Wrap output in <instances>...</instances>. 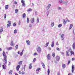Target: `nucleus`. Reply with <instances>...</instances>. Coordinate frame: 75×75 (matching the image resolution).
I'll use <instances>...</instances> for the list:
<instances>
[{
    "mask_svg": "<svg viewBox=\"0 0 75 75\" xmlns=\"http://www.w3.org/2000/svg\"><path fill=\"white\" fill-rule=\"evenodd\" d=\"M26 16L25 13H24L23 15V18H24Z\"/></svg>",
    "mask_w": 75,
    "mask_h": 75,
    "instance_id": "4be33fe9",
    "label": "nucleus"
},
{
    "mask_svg": "<svg viewBox=\"0 0 75 75\" xmlns=\"http://www.w3.org/2000/svg\"><path fill=\"white\" fill-rule=\"evenodd\" d=\"M29 27H32V25L31 24H29Z\"/></svg>",
    "mask_w": 75,
    "mask_h": 75,
    "instance_id": "5fc2aeb1",
    "label": "nucleus"
},
{
    "mask_svg": "<svg viewBox=\"0 0 75 75\" xmlns=\"http://www.w3.org/2000/svg\"><path fill=\"white\" fill-rule=\"evenodd\" d=\"M32 11V9L31 8H29L27 10L28 13L30 12V11Z\"/></svg>",
    "mask_w": 75,
    "mask_h": 75,
    "instance_id": "2eb2a0df",
    "label": "nucleus"
},
{
    "mask_svg": "<svg viewBox=\"0 0 75 75\" xmlns=\"http://www.w3.org/2000/svg\"><path fill=\"white\" fill-rule=\"evenodd\" d=\"M11 64V62H9V64H8L9 65H10Z\"/></svg>",
    "mask_w": 75,
    "mask_h": 75,
    "instance_id": "774afa93",
    "label": "nucleus"
},
{
    "mask_svg": "<svg viewBox=\"0 0 75 75\" xmlns=\"http://www.w3.org/2000/svg\"><path fill=\"white\" fill-rule=\"evenodd\" d=\"M26 42L27 44V45H30V41H29L28 40H27L26 41Z\"/></svg>",
    "mask_w": 75,
    "mask_h": 75,
    "instance_id": "423d86ee",
    "label": "nucleus"
},
{
    "mask_svg": "<svg viewBox=\"0 0 75 75\" xmlns=\"http://www.w3.org/2000/svg\"><path fill=\"white\" fill-rule=\"evenodd\" d=\"M19 74H21V71H19L18 72Z\"/></svg>",
    "mask_w": 75,
    "mask_h": 75,
    "instance_id": "603ef678",
    "label": "nucleus"
},
{
    "mask_svg": "<svg viewBox=\"0 0 75 75\" xmlns=\"http://www.w3.org/2000/svg\"><path fill=\"white\" fill-rule=\"evenodd\" d=\"M7 49L8 50H13V47H10L7 48Z\"/></svg>",
    "mask_w": 75,
    "mask_h": 75,
    "instance_id": "f3484780",
    "label": "nucleus"
},
{
    "mask_svg": "<svg viewBox=\"0 0 75 75\" xmlns=\"http://www.w3.org/2000/svg\"><path fill=\"white\" fill-rule=\"evenodd\" d=\"M64 0H59V3H62L64 2Z\"/></svg>",
    "mask_w": 75,
    "mask_h": 75,
    "instance_id": "b1692460",
    "label": "nucleus"
},
{
    "mask_svg": "<svg viewBox=\"0 0 75 75\" xmlns=\"http://www.w3.org/2000/svg\"><path fill=\"white\" fill-rule=\"evenodd\" d=\"M22 5L23 6H24V7H25V4L24 3L22 4Z\"/></svg>",
    "mask_w": 75,
    "mask_h": 75,
    "instance_id": "de8ad7c7",
    "label": "nucleus"
},
{
    "mask_svg": "<svg viewBox=\"0 0 75 75\" xmlns=\"http://www.w3.org/2000/svg\"><path fill=\"white\" fill-rule=\"evenodd\" d=\"M17 24V23H13V26H16V25Z\"/></svg>",
    "mask_w": 75,
    "mask_h": 75,
    "instance_id": "e433bc0d",
    "label": "nucleus"
},
{
    "mask_svg": "<svg viewBox=\"0 0 75 75\" xmlns=\"http://www.w3.org/2000/svg\"><path fill=\"white\" fill-rule=\"evenodd\" d=\"M54 46V41H53L52 42L51 47H52V48H53Z\"/></svg>",
    "mask_w": 75,
    "mask_h": 75,
    "instance_id": "9b49d317",
    "label": "nucleus"
},
{
    "mask_svg": "<svg viewBox=\"0 0 75 75\" xmlns=\"http://www.w3.org/2000/svg\"><path fill=\"white\" fill-rule=\"evenodd\" d=\"M67 21H68V22H70V21L68 19H67Z\"/></svg>",
    "mask_w": 75,
    "mask_h": 75,
    "instance_id": "0e129e2a",
    "label": "nucleus"
},
{
    "mask_svg": "<svg viewBox=\"0 0 75 75\" xmlns=\"http://www.w3.org/2000/svg\"><path fill=\"white\" fill-rule=\"evenodd\" d=\"M70 53H71V55H72V54H73L74 55V52L72 51H71Z\"/></svg>",
    "mask_w": 75,
    "mask_h": 75,
    "instance_id": "2f4dec72",
    "label": "nucleus"
},
{
    "mask_svg": "<svg viewBox=\"0 0 75 75\" xmlns=\"http://www.w3.org/2000/svg\"><path fill=\"white\" fill-rule=\"evenodd\" d=\"M23 52H21V53H20V55L21 56H22L23 55Z\"/></svg>",
    "mask_w": 75,
    "mask_h": 75,
    "instance_id": "49530a36",
    "label": "nucleus"
},
{
    "mask_svg": "<svg viewBox=\"0 0 75 75\" xmlns=\"http://www.w3.org/2000/svg\"><path fill=\"white\" fill-rule=\"evenodd\" d=\"M36 61V58H34L33 61V62H34Z\"/></svg>",
    "mask_w": 75,
    "mask_h": 75,
    "instance_id": "a19ab883",
    "label": "nucleus"
},
{
    "mask_svg": "<svg viewBox=\"0 0 75 75\" xmlns=\"http://www.w3.org/2000/svg\"><path fill=\"white\" fill-rule=\"evenodd\" d=\"M30 23H33L35 21L34 18H31L30 20Z\"/></svg>",
    "mask_w": 75,
    "mask_h": 75,
    "instance_id": "20e7f679",
    "label": "nucleus"
},
{
    "mask_svg": "<svg viewBox=\"0 0 75 75\" xmlns=\"http://www.w3.org/2000/svg\"><path fill=\"white\" fill-rule=\"evenodd\" d=\"M27 23H29V18H27Z\"/></svg>",
    "mask_w": 75,
    "mask_h": 75,
    "instance_id": "393cba45",
    "label": "nucleus"
},
{
    "mask_svg": "<svg viewBox=\"0 0 75 75\" xmlns=\"http://www.w3.org/2000/svg\"><path fill=\"white\" fill-rule=\"evenodd\" d=\"M37 23H39V18H37Z\"/></svg>",
    "mask_w": 75,
    "mask_h": 75,
    "instance_id": "f704fd0d",
    "label": "nucleus"
},
{
    "mask_svg": "<svg viewBox=\"0 0 75 75\" xmlns=\"http://www.w3.org/2000/svg\"><path fill=\"white\" fill-rule=\"evenodd\" d=\"M42 66H45L44 64V63H43V62H42Z\"/></svg>",
    "mask_w": 75,
    "mask_h": 75,
    "instance_id": "3c124183",
    "label": "nucleus"
},
{
    "mask_svg": "<svg viewBox=\"0 0 75 75\" xmlns=\"http://www.w3.org/2000/svg\"><path fill=\"white\" fill-rule=\"evenodd\" d=\"M2 55L4 57V61L5 62L4 63V65H3L2 66H6V64H7V56L6 54V53L4 51L3 52Z\"/></svg>",
    "mask_w": 75,
    "mask_h": 75,
    "instance_id": "f257e3e1",
    "label": "nucleus"
},
{
    "mask_svg": "<svg viewBox=\"0 0 75 75\" xmlns=\"http://www.w3.org/2000/svg\"><path fill=\"white\" fill-rule=\"evenodd\" d=\"M20 24H21V21H19L18 22V25H20Z\"/></svg>",
    "mask_w": 75,
    "mask_h": 75,
    "instance_id": "8fccbe9b",
    "label": "nucleus"
},
{
    "mask_svg": "<svg viewBox=\"0 0 75 75\" xmlns=\"http://www.w3.org/2000/svg\"><path fill=\"white\" fill-rule=\"evenodd\" d=\"M20 68V66H17L16 67V70L17 71H18L19 70V69Z\"/></svg>",
    "mask_w": 75,
    "mask_h": 75,
    "instance_id": "a211bd4d",
    "label": "nucleus"
},
{
    "mask_svg": "<svg viewBox=\"0 0 75 75\" xmlns=\"http://www.w3.org/2000/svg\"><path fill=\"white\" fill-rule=\"evenodd\" d=\"M66 55L67 57H69V51H67L66 52Z\"/></svg>",
    "mask_w": 75,
    "mask_h": 75,
    "instance_id": "1a4fd4ad",
    "label": "nucleus"
},
{
    "mask_svg": "<svg viewBox=\"0 0 75 75\" xmlns=\"http://www.w3.org/2000/svg\"><path fill=\"white\" fill-rule=\"evenodd\" d=\"M13 41H11V45L12 46H14V44L13 43Z\"/></svg>",
    "mask_w": 75,
    "mask_h": 75,
    "instance_id": "aec40b11",
    "label": "nucleus"
},
{
    "mask_svg": "<svg viewBox=\"0 0 75 75\" xmlns=\"http://www.w3.org/2000/svg\"><path fill=\"white\" fill-rule=\"evenodd\" d=\"M22 63H23V62L22 61H21L19 62L18 64H19L20 65H21V64H22Z\"/></svg>",
    "mask_w": 75,
    "mask_h": 75,
    "instance_id": "c85d7f7f",
    "label": "nucleus"
},
{
    "mask_svg": "<svg viewBox=\"0 0 75 75\" xmlns=\"http://www.w3.org/2000/svg\"><path fill=\"white\" fill-rule=\"evenodd\" d=\"M48 44H49V42H47L45 45V47H47L48 45Z\"/></svg>",
    "mask_w": 75,
    "mask_h": 75,
    "instance_id": "c756f323",
    "label": "nucleus"
},
{
    "mask_svg": "<svg viewBox=\"0 0 75 75\" xmlns=\"http://www.w3.org/2000/svg\"><path fill=\"white\" fill-rule=\"evenodd\" d=\"M57 75H61V74H60V73L58 72L57 74Z\"/></svg>",
    "mask_w": 75,
    "mask_h": 75,
    "instance_id": "bf43d9fd",
    "label": "nucleus"
},
{
    "mask_svg": "<svg viewBox=\"0 0 75 75\" xmlns=\"http://www.w3.org/2000/svg\"><path fill=\"white\" fill-rule=\"evenodd\" d=\"M47 59L49 60H50V59H51V55H50V54H48L47 55Z\"/></svg>",
    "mask_w": 75,
    "mask_h": 75,
    "instance_id": "9d476101",
    "label": "nucleus"
},
{
    "mask_svg": "<svg viewBox=\"0 0 75 75\" xmlns=\"http://www.w3.org/2000/svg\"><path fill=\"white\" fill-rule=\"evenodd\" d=\"M72 48L74 50L75 49V43H74L72 45Z\"/></svg>",
    "mask_w": 75,
    "mask_h": 75,
    "instance_id": "4468645a",
    "label": "nucleus"
},
{
    "mask_svg": "<svg viewBox=\"0 0 75 75\" xmlns=\"http://www.w3.org/2000/svg\"><path fill=\"white\" fill-rule=\"evenodd\" d=\"M47 74H48V75H50V69H48Z\"/></svg>",
    "mask_w": 75,
    "mask_h": 75,
    "instance_id": "5701e85b",
    "label": "nucleus"
},
{
    "mask_svg": "<svg viewBox=\"0 0 75 75\" xmlns=\"http://www.w3.org/2000/svg\"><path fill=\"white\" fill-rule=\"evenodd\" d=\"M61 37L62 40H64V38H65V37H64V33H63L61 35Z\"/></svg>",
    "mask_w": 75,
    "mask_h": 75,
    "instance_id": "6e6552de",
    "label": "nucleus"
},
{
    "mask_svg": "<svg viewBox=\"0 0 75 75\" xmlns=\"http://www.w3.org/2000/svg\"><path fill=\"white\" fill-rule=\"evenodd\" d=\"M56 45H59V44H58V42H56Z\"/></svg>",
    "mask_w": 75,
    "mask_h": 75,
    "instance_id": "e2e57ef3",
    "label": "nucleus"
},
{
    "mask_svg": "<svg viewBox=\"0 0 75 75\" xmlns=\"http://www.w3.org/2000/svg\"><path fill=\"white\" fill-rule=\"evenodd\" d=\"M48 50H51V48L50 47H49Z\"/></svg>",
    "mask_w": 75,
    "mask_h": 75,
    "instance_id": "680f3d73",
    "label": "nucleus"
},
{
    "mask_svg": "<svg viewBox=\"0 0 75 75\" xmlns=\"http://www.w3.org/2000/svg\"><path fill=\"white\" fill-rule=\"evenodd\" d=\"M21 2L22 3V4H23V3H24L25 1H24L21 0Z\"/></svg>",
    "mask_w": 75,
    "mask_h": 75,
    "instance_id": "ea45409f",
    "label": "nucleus"
},
{
    "mask_svg": "<svg viewBox=\"0 0 75 75\" xmlns=\"http://www.w3.org/2000/svg\"><path fill=\"white\" fill-rule=\"evenodd\" d=\"M21 74H22V75H24V74H25V72H24V71H22L21 72Z\"/></svg>",
    "mask_w": 75,
    "mask_h": 75,
    "instance_id": "09e8293b",
    "label": "nucleus"
},
{
    "mask_svg": "<svg viewBox=\"0 0 75 75\" xmlns=\"http://www.w3.org/2000/svg\"><path fill=\"white\" fill-rule=\"evenodd\" d=\"M63 4H67V1H65L64 2Z\"/></svg>",
    "mask_w": 75,
    "mask_h": 75,
    "instance_id": "72a5a7b5",
    "label": "nucleus"
},
{
    "mask_svg": "<svg viewBox=\"0 0 75 75\" xmlns=\"http://www.w3.org/2000/svg\"><path fill=\"white\" fill-rule=\"evenodd\" d=\"M51 4H49L48 6H47V7L46 8V10H49V8H50V7H51Z\"/></svg>",
    "mask_w": 75,
    "mask_h": 75,
    "instance_id": "39448f33",
    "label": "nucleus"
},
{
    "mask_svg": "<svg viewBox=\"0 0 75 75\" xmlns=\"http://www.w3.org/2000/svg\"><path fill=\"white\" fill-rule=\"evenodd\" d=\"M70 62H71V61L70 60L68 61L67 65H69V64H70Z\"/></svg>",
    "mask_w": 75,
    "mask_h": 75,
    "instance_id": "c03bdc74",
    "label": "nucleus"
},
{
    "mask_svg": "<svg viewBox=\"0 0 75 75\" xmlns=\"http://www.w3.org/2000/svg\"><path fill=\"white\" fill-rule=\"evenodd\" d=\"M6 17H7V15L6 14H5L4 16V18H6Z\"/></svg>",
    "mask_w": 75,
    "mask_h": 75,
    "instance_id": "473e14b6",
    "label": "nucleus"
},
{
    "mask_svg": "<svg viewBox=\"0 0 75 75\" xmlns=\"http://www.w3.org/2000/svg\"><path fill=\"white\" fill-rule=\"evenodd\" d=\"M57 51H59V48L57 47Z\"/></svg>",
    "mask_w": 75,
    "mask_h": 75,
    "instance_id": "864d4df0",
    "label": "nucleus"
},
{
    "mask_svg": "<svg viewBox=\"0 0 75 75\" xmlns=\"http://www.w3.org/2000/svg\"><path fill=\"white\" fill-rule=\"evenodd\" d=\"M36 50L38 54L41 53V48L40 47H38L36 48Z\"/></svg>",
    "mask_w": 75,
    "mask_h": 75,
    "instance_id": "f03ea898",
    "label": "nucleus"
},
{
    "mask_svg": "<svg viewBox=\"0 0 75 75\" xmlns=\"http://www.w3.org/2000/svg\"><path fill=\"white\" fill-rule=\"evenodd\" d=\"M12 73H13V71H12V70H10L9 72V74H12Z\"/></svg>",
    "mask_w": 75,
    "mask_h": 75,
    "instance_id": "7c9ffc66",
    "label": "nucleus"
},
{
    "mask_svg": "<svg viewBox=\"0 0 75 75\" xmlns=\"http://www.w3.org/2000/svg\"><path fill=\"white\" fill-rule=\"evenodd\" d=\"M29 69H31L32 68V66H30L29 67Z\"/></svg>",
    "mask_w": 75,
    "mask_h": 75,
    "instance_id": "052dcab7",
    "label": "nucleus"
},
{
    "mask_svg": "<svg viewBox=\"0 0 75 75\" xmlns=\"http://www.w3.org/2000/svg\"><path fill=\"white\" fill-rule=\"evenodd\" d=\"M40 70H41V68H39L36 70V72H37V71H39Z\"/></svg>",
    "mask_w": 75,
    "mask_h": 75,
    "instance_id": "6ab92c4d",
    "label": "nucleus"
},
{
    "mask_svg": "<svg viewBox=\"0 0 75 75\" xmlns=\"http://www.w3.org/2000/svg\"><path fill=\"white\" fill-rule=\"evenodd\" d=\"M5 7L6 10H7V9H8V5H6L5 6Z\"/></svg>",
    "mask_w": 75,
    "mask_h": 75,
    "instance_id": "ddd939ff",
    "label": "nucleus"
},
{
    "mask_svg": "<svg viewBox=\"0 0 75 75\" xmlns=\"http://www.w3.org/2000/svg\"><path fill=\"white\" fill-rule=\"evenodd\" d=\"M17 33V29H15L14 30V34H16Z\"/></svg>",
    "mask_w": 75,
    "mask_h": 75,
    "instance_id": "bb28decb",
    "label": "nucleus"
},
{
    "mask_svg": "<svg viewBox=\"0 0 75 75\" xmlns=\"http://www.w3.org/2000/svg\"><path fill=\"white\" fill-rule=\"evenodd\" d=\"M72 61H74V60H75V58H72Z\"/></svg>",
    "mask_w": 75,
    "mask_h": 75,
    "instance_id": "69168bd1",
    "label": "nucleus"
},
{
    "mask_svg": "<svg viewBox=\"0 0 75 75\" xmlns=\"http://www.w3.org/2000/svg\"><path fill=\"white\" fill-rule=\"evenodd\" d=\"M3 68L4 69H6V66H3Z\"/></svg>",
    "mask_w": 75,
    "mask_h": 75,
    "instance_id": "79ce46f5",
    "label": "nucleus"
},
{
    "mask_svg": "<svg viewBox=\"0 0 75 75\" xmlns=\"http://www.w3.org/2000/svg\"><path fill=\"white\" fill-rule=\"evenodd\" d=\"M8 23L7 25V27H10L11 26V21H8Z\"/></svg>",
    "mask_w": 75,
    "mask_h": 75,
    "instance_id": "7ed1b4c3",
    "label": "nucleus"
},
{
    "mask_svg": "<svg viewBox=\"0 0 75 75\" xmlns=\"http://www.w3.org/2000/svg\"><path fill=\"white\" fill-rule=\"evenodd\" d=\"M73 26V25H72V24H71L70 25V27L69 28V30H71V28H72Z\"/></svg>",
    "mask_w": 75,
    "mask_h": 75,
    "instance_id": "412c9836",
    "label": "nucleus"
},
{
    "mask_svg": "<svg viewBox=\"0 0 75 75\" xmlns=\"http://www.w3.org/2000/svg\"><path fill=\"white\" fill-rule=\"evenodd\" d=\"M63 21L64 24H65L67 23V21H65V19H63Z\"/></svg>",
    "mask_w": 75,
    "mask_h": 75,
    "instance_id": "a878e982",
    "label": "nucleus"
},
{
    "mask_svg": "<svg viewBox=\"0 0 75 75\" xmlns=\"http://www.w3.org/2000/svg\"><path fill=\"white\" fill-rule=\"evenodd\" d=\"M20 51H18V54H20Z\"/></svg>",
    "mask_w": 75,
    "mask_h": 75,
    "instance_id": "6e6d98bb",
    "label": "nucleus"
},
{
    "mask_svg": "<svg viewBox=\"0 0 75 75\" xmlns=\"http://www.w3.org/2000/svg\"><path fill=\"white\" fill-rule=\"evenodd\" d=\"M54 25V23L52 22L51 24V27H53Z\"/></svg>",
    "mask_w": 75,
    "mask_h": 75,
    "instance_id": "cd10ccee",
    "label": "nucleus"
},
{
    "mask_svg": "<svg viewBox=\"0 0 75 75\" xmlns=\"http://www.w3.org/2000/svg\"><path fill=\"white\" fill-rule=\"evenodd\" d=\"M55 53H53L52 54V56L53 57H55Z\"/></svg>",
    "mask_w": 75,
    "mask_h": 75,
    "instance_id": "37998d69",
    "label": "nucleus"
},
{
    "mask_svg": "<svg viewBox=\"0 0 75 75\" xmlns=\"http://www.w3.org/2000/svg\"><path fill=\"white\" fill-rule=\"evenodd\" d=\"M62 24H59L58 25V27H59V28H61V27H62Z\"/></svg>",
    "mask_w": 75,
    "mask_h": 75,
    "instance_id": "dca6fc26",
    "label": "nucleus"
},
{
    "mask_svg": "<svg viewBox=\"0 0 75 75\" xmlns=\"http://www.w3.org/2000/svg\"><path fill=\"white\" fill-rule=\"evenodd\" d=\"M61 53L62 54V55H64V52H62Z\"/></svg>",
    "mask_w": 75,
    "mask_h": 75,
    "instance_id": "4d7b16f0",
    "label": "nucleus"
},
{
    "mask_svg": "<svg viewBox=\"0 0 75 75\" xmlns=\"http://www.w3.org/2000/svg\"><path fill=\"white\" fill-rule=\"evenodd\" d=\"M18 45H16V50H17L18 49Z\"/></svg>",
    "mask_w": 75,
    "mask_h": 75,
    "instance_id": "4c0bfd02",
    "label": "nucleus"
},
{
    "mask_svg": "<svg viewBox=\"0 0 75 75\" xmlns=\"http://www.w3.org/2000/svg\"><path fill=\"white\" fill-rule=\"evenodd\" d=\"M55 58L56 59V60L57 61H58L59 60V56H57L55 57Z\"/></svg>",
    "mask_w": 75,
    "mask_h": 75,
    "instance_id": "0eeeda50",
    "label": "nucleus"
},
{
    "mask_svg": "<svg viewBox=\"0 0 75 75\" xmlns=\"http://www.w3.org/2000/svg\"><path fill=\"white\" fill-rule=\"evenodd\" d=\"M35 15H37V12H35Z\"/></svg>",
    "mask_w": 75,
    "mask_h": 75,
    "instance_id": "338daca9",
    "label": "nucleus"
},
{
    "mask_svg": "<svg viewBox=\"0 0 75 75\" xmlns=\"http://www.w3.org/2000/svg\"><path fill=\"white\" fill-rule=\"evenodd\" d=\"M58 10H61L62 9V8H61V7H58Z\"/></svg>",
    "mask_w": 75,
    "mask_h": 75,
    "instance_id": "a18cd8bd",
    "label": "nucleus"
},
{
    "mask_svg": "<svg viewBox=\"0 0 75 75\" xmlns=\"http://www.w3.org/2000/svg\"><path fill=\"white\" fill-rule=\"evenodd\" d=\"M18 12V10L16 9L15 11V13H17Z\"/></svg>",
    "mask_w": 75,
    "mask_h": 75,
    "instance_id": "c9c22d12",
    "label": "nucleus"
},
{
    "mask_svg": "<svg viewBox=\"0 0 75 75\" xmlns=\"http://www.w3.org/2000/svg\"><path fill=\"white\" fill-rule=\"evenodd\" d=\"M74 69H75V67H74V66H72V70H71L72 72V73H74Z\"/></svg>",
    "mask_w": 75,
    "mask_h": 75,
    "instance_id": "f8f14e48",
    "label": "nucleus"
},
{
    "mask_svg": "<svg viewBox=\"0 0 75 75\" xmlns=\"http://www.w3.org/2000/svg\"><path fill=\"white\" fill-rule=\"evenodd\" d=\"M14 3L15 4H17V2L16 1H14Z\"/></svg>",
    "mask_w": 75,
    "mask_h": 75,
    "instance_id": "13d9d810",
    "label": "nucleus"
},
{
    "mask_svg": "<svg viewBox=\"0 0 75 75\" xmlns=\"http://www.w3.org/2000/svg\"><path fill=\"white\" fill-rule=\"evenodd\" d=\"M34 55H38V53H37V52H35L34 54Z\"/></svg>",
    "mask_w": 75,
    "mask_h": 75,
    "instance_id": "58836bf2",
    "label": "nucleus"
}]
</instances>
